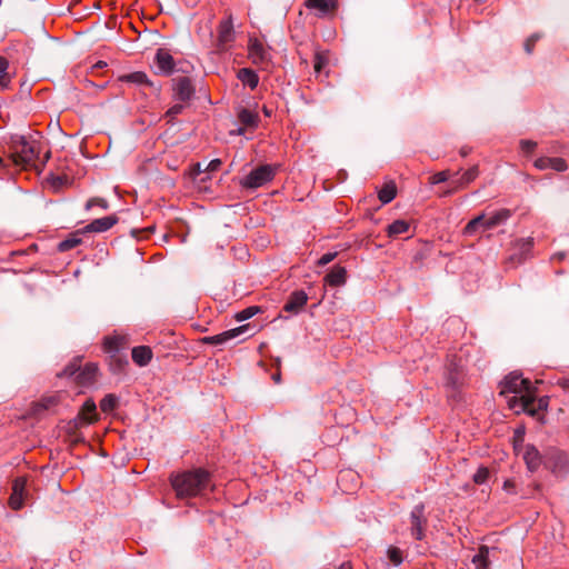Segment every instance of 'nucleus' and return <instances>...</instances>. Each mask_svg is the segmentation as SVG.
I'll list each match as a JSON object with an SVG mask.
<instances>
[{"label": "nucleus", "instance_id": "obj_1", "mask_svg": "<svg viewBox=\"0 0 569 569\" xmlns=\"http://www.w3.org/2000/svg\"><path fill=\"white\" fill-rule=\"evenodd\" d=\"M170 482L179 499L202 496L207 489L213 488L210 473L202 468L172 475Z\"/></svg>", "mask_w": 569, "mask_h": 569}, {"label": "nucleus", "instance_id": "obj_2", "mask_svg": "<svg viewBox=\"0 0 569 569\" xmlns=\"http://www.w3.org/2000/svg\"><path fill=\"white\" fill-rule=\"evenodd\" d=\"M9 160L16 167L39 169L41 143L38 140H28L23 136H14L10 142Z\"/></svg>", "mask_w": 569, "mask_h": 569}, {"label": "nucleus", "instance_id": "obj_3", "mask_svg": "<svg viewBox=\"0 0 569 569\" xmlns=\"http://www.w3.org/2000/svg\"><path fill=\"white\" fill-rule=\"evenodd\" d=\"M500 388L501 396L527 392L528 395L521 396L519 399L517 397H511L508 399V405L511 409H516L517 406H519L522 411L535 415V410L530 409L533 399L529 396L531 392V383L528 379L521 378L520 375L512 372L507 376L502 382H500Z\"/></svg>", "mask_w": 569, "mask_h": 569}, {"label": "nucleus", "instance_id": "obj_4", "mask_svg": "<svg viewBox=\"0 0 569 569\" xmlns=\"http://www.w3.org/2000/svg\"><path fill=\"white\" fill-rule=\"evenodd\" d=\"M511 217V211L509 209H501L495 212L490 218H486V216L479 214L478 217L470 220L463 229V233L466 236H472L479 230H489L495 227L502 224Z\"/></svg>", "mask_w": 569, "mask_h": 569}, {"label": "nucleus", "instance_id": "obj_5", "mask_svg": "<svg viewBox=\"0 0 569 569\" xmlns=\"http://www.w3.org/2000/svg\"><path fill=\"white\" fill-rule=\"evenodd\" d=\"M276 174V168L271 164H263L253 169L242 180V186L250 189L259 188L271 181Z\"/></svg>", "mask_w": 569, "mask_h": 569}, {"label": "nucleus", "instance_id": "obj_6", "mask_svg": "<svg viewBox=\"0 0 569 569\" xmlns=\"http://www.w3.org/2000/svg\"><path fill=\"white\" fill-rule=\"evenodd\" d=\"M410 525L411 535L417 540H422L427 527V518L425 517V507L422 505H417L410 512Z\"/></svg>", "mask_w": 569, "mask_h": 569}, {"label": "nucleus", "instance_id": "obj_7", "mask_svg": "<svg viewBox=\"0 0 569 569\" xmlns=\"http://www.w3.org/2000/svg\"><path fill=\"white\" fill-rule=\"evenodd\" d=\"M174 98L181 102H188L194 94V86L189 77L179 76L172 79Z\"/></svg>", "mask_w": 569, "mask_h": 569}, {"label": "nucleus", "instance_id": "obj_8", "mask_svg": "<svg viewBox=\"0 0 569 569\" xmlns=\"http://www.w3.org/2000/svg\"><path fill=\"white\" fill-rule=\"evenodd\" d=\"M250 329H251V326L249 323L243 325V326L223 331L216 336L206 337V338H203V342L209 343V345H224L228 341L247 333Z\"/></svg>", "mask_w": 569, "mask_h": 569}, {"label": "nucleus", "instance_id": "obj_9", "mask_svg": "<svg viewBox=\"0 0 569 569\" xmlns=\"http://www.w3.org/2000/svg\"><path fill=\"white\" fill-rule=\"evenodd\" d=\"M120 81L129 82L137 84L142 88H148L151 93H159L160 92V86H157L154 82H152L148 76L142 71H136L132 73L123 74L119 78Z\"/></svg>", "mask_w": 569, "mask_h": 569}, {"label": "nucleus", "instance_id": "obj_10", "mask_svg": "<svg viewBox=\"0 0 569 569\" xmlns=\"http://www.w3.org/2000/svg\"><path fill=\"white\" fill-rule=\"evenodd\" d=\"M234 39L232 16L229 14L227 19L222 20L218 29V48L224 50L227 44Z\"/></svg>", "mask_w": 569, "mask_h": 569}, {"label": "nucleus", "instance_id": "obj_11", "mask_svg": "<svg viewBox=\"0 0 569 569\" xmlns=\"http://www.w3.org/2000/svg\"><path fill=\"white\" fill-rule=\"evenodd\" d=\"M26 479L17 478L12 483V493L9 498V505L12 509L19 510L26 499Z\"/></svg>", "mask_w": 569, "mask_h": 569}, {"label": "nucleus", "instance_id": "obj_12", "mask_svg": "<svg viewBox=\"0 0 569 569\" xmlns=\"http://www.w3.org/2000/svg\"><path fill=\"white\" fill-rule=\"evenodd\" d=\"M307 301L308 295L303 290L293 291L284 303L283 311L297 315L302 310Z\"/></svg>", "mask_w": 569, "mask_h": 569}, {"label": "nucleus", "instance_id": "obj_13", "mask_svg": "<svg viewBox=\"0 0 569 569\" xmlns=\"http://www.w3.org/2000/svg\"><path fill=\"white\" fill-rule=\"evenodd\" d=\"M249 57L251 58L252 62L256 64H263V63L270 61V59H271L269 50L266 49L263 47V44L257 39L250 40Z\"/></svg>", "mask_w": 569, "mask_h": 569}, {"label": "nucleus", "instance_id": "obj_14", "mask_svg": "<svg viewBox=\"0 0 569 569\" xmlns=\"http://www.w3.org/2000/svg\"><path fill=\"white\" fill-rule=\"evenodd\" d=\"M97 375H98L97 365L87 363L77 373L74 381L82 387H88V386H91L96 381Z\"/></svg>", "mask_w": 569, "mask_h": 569}, {"label": "nucleus", "instance_id": "obj_15", "mask_svg": "<svg viewBox=\"0 0 569 569\" xmlns=\"http://www.w3.org/2000/svg\"><path fill=\"white\" fill-rule=\"evenodd\" d=\"M118 221L117 216H108L103 218H99L90 222L88 226L83 228V231L87 232H103L112 228Z\"/></svg>", "mask_w": 569, "mask_h": 569}, {"label": "nucleus", "instance_id": "obj_16", "mask_svg": "<svg viewBox=\"0 0 569 569\" xmlns=\"http://www.w3.org/2000/svg\"><path fill=\"white\" fill-rule=\"evenodd\" d=\"M154 60L159 71L163 74H170L173 71V58L166 49H158Z\"/></svg>", "mask_w": 569, "mask_h": 569}, {"label": "nucleus", "instance_id": "obj_17", "mask_svg": "<svg viewBox=\"0 0 569 569\" xmlns=\"http://www.w3.org/2000/svg\"><path fill=\"white\" fill-rule=\"evenodd\" d=\"M463 373L462 368L456 362H451L448 367L447 386L452 389L462 385Z\"/></svg>", "mask_w": 569, "mask_h": 569}, {"label": "nucleus", "instance_id": "obj_18", "mask_svg": "<svg viewBox=\"0 0 569 569\" xmlns=\"http://www.w3.org/2000/svg\"><path fill=\"white\" fill-rule=\"evenodd\" d=\"M132 360L140 367L147 366L152 358V350L148 346L134 347L131 352Z\"/></svg>", "mask_w": 569, "mask_h": 569}, {"label": "nucleus", "instance_id": "obj_19", "mask_svg": "<svg viewBox=\"0 0 569 569\" xmlns=\"http://www.w3.org/2000/svg\"><path fill=\"white\" fill-rule=\"evenodd\" d=\"M347 271L343 267L336 266L331 269V271L326 276L325 280L332 287L341 286L346 282Z\"/></svg>", "mask_w": 569, "mask_h": 569}, {"label": "nucleus", "instance_id": "obj_20", "mask_svg": "<svg viewBox=\"0 0 569 569\" xmlns=\"http://www.w3.org/2000/svg\"><path fill=\"white\" fill-rule=\"evenodd\" d=\"M128 365L129 361L127 357L120 352H116L109 356L110 370L116 375L123 372Z\"/></svg>", "mask_w": 569, "mask_h": 569}, {"label": "nucleus", "instance_id": "obj_21", "mask_svg": "<svg viewBox=\"0 0 569 569\" xmlns=\"http://www.w3.org/2000/svg\"><path fill=\"white\" fill-rule=\"evenodd\" d=\"M237 116H238L240 123H242L244 127L256 128L258 126L259 116L257 112H253L246 108H240L238 110Z\"/></svg>", "mask_w": 569, "mask_h": 569}, {"label": "nucleus", "instance_id": "obj_22", "mask_svg": "<svg viewBox=\"0 0 569 569\" xmlns=\"http://www.w3.org/2000/svg\"><path fill=\"white\" fill-rule=\"evenodd\" d=\"M308 8L318 9L321 13H330L337 9V0H307Z\"/></svg>", "mask_w": 569, "mask_h": 569}, {"label": "nucleus", "instance_id": "obj_23", "mask_svg": "<svg viewBox=\"0 0 569 569\" xmlns=\"http://www.w3.org/2000/svg\"><path fill=\"white\" fill-rule=\"evenodd\" d=\"M96 409H97L96 403L92 400H87L83 403L78 417L83 422L91 423L92 421H94L97 419Z\"/></svg>", "mask_w": 569, "mask_h": 569}, {"label": "nucleus", "instance_id": "obj_24", "mask_svg": "<svg viewBox=\"0 0 569 569\" xmlns=\"http://www.w3.org/2000/svg\"><path fill=\"white\" fill-rule=\"evenodd\" d=\"M12 76L9 72V61L0 57V90H7L10 87Z\"/></svg>", "mask_w": 569, "mask_h": 569}, {"label": "nucleus", "instance_id": "obj_25", "mask_svg": "<svg viewBox=\"0 0 569 569\" xmlns=\"http://www.w3.org/2000/svg\"><path fill=\"white\" fill-rule=\"evenodd\" d=\"M238 79L246 86H249L251 89H254L258 86L259 78L258 74L249 69L242 68L238 71Z\"/></svg>", "mask_w": 569, "mask_h": 569}, {"label": "nucleus", "instance_id": "obj_26", "mask_svg": "<svg viewBox=\"0 0 569 569\" xmlns=\"http://www.w3.org/2000/svg\"><path fill=\"white\" fill-rule=\"evenodd\" d=\"M58 403V398L56 396L44 397L40 401L34 402L32 405V413L40 415L44 410H48L54 407Z\"/></svg>", "mask_w": 569, "mask_h": 569}, {"label": "nucleus", "instance_id": "obj_27", "mask_svg": "<svg viewBox=\"0 0 569 569\" xmlns=\"http://www.w3.org/2000/svg\"><path fill=\"white\" fill-rule=\"evenodd\" d=\"M83 229L82 230H79L72 234H70L67 239H64L63 241H61L59 244H58V249L59 251L61 252H64V251H68V250H71L73 248H76L77 246H79L82 240L81 238L79 237L80 233H83Z\"/></svg>", "mask_w": 569, "mask_h": 569}, {"label": "nucleus", "instance_id": "obj_28", "mask_svg": "<svg viewBox=\"0 0 569 569\" xmlns=\"http://www.w3.org/2000/svg\"><path fill=\"white\" fill-rule=\"evenodd\" d=\"M410 224L406 220H396L388 226L387 232L389 237H398L409 231Z\"/></svg>", "mask_w": 569, "mask_h": 569}, {"label": "nucleus", "instance_id": "obj_29", "mask_svg": "<svg viewBox=\"0 0 569 569\" xmlns=\"http://www.w3.org/2000/svg\"><path fill=\"white\" fill-rule=\"evenodd\" d=\"M397 194V187L393 182L386 183L379 191V200L382 203L391 202Z\"/></svg>", "mask_w": 569, "mask_h": 569}, {"label": "nucleus", "instance_id": "obj_30", "mask_svg": "<svg viewBox=\"0 0 569 569\" xmlns=\"http://www.w3.org/2000/svg\"><path fill=\"white\" fill-rule=\"evenodd\" d=\"M523 458L529 470L533 471L538 468L540 463V457L538 450L535 447H528Z\"/></svg>", "mask_w": 569, "mask_h": 569}, {"label": "nucleus", "instance_id": "obj_31", "mask_svg": "<svg viewBox=\"0 0 569 569\" xmlns=\"http://www.w3.org/2000/svg\"><path fill=\"white\" fill-rule=\"evenodd\" d=\"M488 556H489L488 547L482 546L479 549V552L476 556H473V559H472V562L475 563L477 569H488V566H489Z\"/></svg>", "mask_w": 569, "mask_h": 569}, {"label": "nucleus", "instance_id": "obj_32", "mask_svg": "<svg viewBox=\"0 0 569 569\" xmlns=\"http://www.w3.org/2000/svg\"><path fill=\"white\" fill-rule=\"evenodd\" d=\"M123 339L120 337H107L104 338V351L109 355L120 352V348L122 347Z\"/></svg>", "mask_w": 569, "mask_h": 569}, {"label": "nucleus", "instance_id": "obj_33", "mask_svg": "<svg viewBox=\"0 0 569 569\" xmlns=\"http://www.w3.org/2000/svg\"><path fill=\"white\" fill-rule=\"evenodd\" d=\"M479 176V168L478 166H473L470 169H468L460 180L457 182V188H465L469 183H471L477 177Z\"/></svg>", "mask_w": 569, "mask_h": 569}, {"label": "nucleus", "instance_id": "obj_34", "mask_svg": "<svg viewBox=\"0 0 569 569\" xmlns=\"http://www.w3.org/2000/svg\"><path fill=\"white\" fill-rule=\"evenodd\" d=\"M118 406V398L114 395H107L100 401V408L103 412H110Z\"/></svg>", "mask_w": 569, "mask_h": 569}, {"label": "nucleus", "instance_id": "obj_35", "mask_svg": "<svg viewBox=\"0 0 569 569\" xmlns=\"http://www.w3.org/2000/svg\"><path fill=\"white\" fill-rule=\"evenodd\" d=\"M259 310H260L259 307L252 306V307L246 308L242 311L236 313L234 318L237 321H244V320L253 317L256 313H258Z\"/></svg>", "mask_w": 569, "mask_h": 569}, {"label": "nucleus", "instance_id": "obj_36", "mask_svg": "<svg viewBox=\"0 0 569 569\" xmlns=\"http://www.w3.org/2000/svg\"><path fill=\"white\" fill-rule=\"evenodd\" d=\"M389 560L395 565L399 566L402 562V551L397 547H390L387 551Z\"/></svg>", "mask_w": 569, "mask_h": 569}, {"label": "nucleus", "instance_id": "obj_37", "mask_svg": "<svg viewBox=\"0 0 569 569\" xmlns=\"http://www.w3.org/2000/svg\"><path fill=\"white\" fill-rule=\"evenodd\" d=\"M81 367H80V363L78 360L69 363L62 373H60L59 376H64V377H73L76 378L77 373L80 371Z\"/></svg>", "mask_w": 569, "mask_h": 569}, {"label": "nucleus", "instance_id": "obj_38", "mask_svg": "<svg viewBox=\"0 0 569 569\" xmlns=\"http://www.w3.org/2000/svg\"><path fill=\"white\" fill-rule=\"evenodd\" d=\"M450 177V171L449 170H443V171H440V172H437L435 174H432L430 178H429V182L431 184H438V183H441V182H446Z\"/></svg>", "mask_w": 569, "mask_h": 569}, {"label": "nucleus", "instance_id": "obj_39", "mask_svg": "<svg viewBox=\"0 0 569 569\" xmlns=\"http://www.w3.org/2000/svg\"><path fill=\"white\" fill-rule=\"evenodd\" d=\"M489 477V469L486 467H480L477 472L473 475V481L478 485H482Z\"/></svg>", "mask_w": 569, "mask_h": 569}, {"label": "nucleus", "instance_id": "obj_40", "mask_svg": "<svg viewBox=\"0 0 569 569\" xmlns=\"http://www.w3.org/2000/svg\"><path fill=\"white\" fill-rule=\"evenodd\" d=\"M550 168L562 172L567 170V163L562 158H550Z\"/></svg>", "mask_w": 569, "mask_h": 569}, {"label": "nucleus", "instance_id": "obj_41", "mask_svg": "<svg viewBox=\"0 0 569 569\" xmlns=\"http://www.w3.org/2000/svg\"><path fill=\"white\" fill-rule=\"evenodd\" d=\"M93 206H99V207H101L104 210L109 208L108 201L106 199H103V198H92V199H90L86 203V209L89 210Z\"/></svg>", "mask_w": 569, "mask_h": 569}, {"label": "nucleus", "instance_id": "obj_42", "mask_svg": "<svg viewBox=\"0 0 569 569\" xmlns=\"http://www.w3.org/2000/svg\"><path fill=\"white\" fill-rule=\"evenodd\" d=\"M540 34L539 33H533L532 36H530L526 42H525V51L530 54L532 53L533 51V48H535V44L536 42L540 39Z\"/></svg>", "mask_w": 569, "mask_h": 569}, {"label": "nucleus", "instance_id": "obj_43", "mask_svg": "<svg viewBox=\"0 0 569 569\" xmlns=\"http://www.w3.org/2000/svg\"><path fill=\"white\" fill-rule=\"evenodd\" d=\"M67 182V177L57 176L51 178V186L56 191L60 190Z\"/></svg>", "mask_w": 569, "mask_h": 569}, {"label": "nucleus", "instance_id": "obj_44", "mask_svg": "<svg viewBox=\"0 0 569 569\" xmlns=\"http://www.w3.org/2000/svg\"><path fill=\"white\" fill-rule=\"evenodd\" d=\"M537 147V142L532 140H521L520 148L526 153H531Z\"/></svg>", "mask_w": 569, "mask_h": 569}, {"label": "nucleus", "instance_id": "obj_45", "mask_svg": "<svg viewBox=\"0 0 569 569\" xmlns=\"http://www.w3.org/2000/svg\"><path fill=\"white\" fill-rule=\"evenodd\" d=\"M556 458L555 468L559 470L565 469L568 462V457L565 453H557Z\"/></svg>", "mask_w": 569, "mask_h": 569}, {"label": "nucleus", "instance_id": "obj_46", "mask_svg": "<svg viewBox=\"0 0 569 569\" xmlns=\"http://www.w3.org/2000/svg\"><path fill=\"white\" fill-rule=\"evenodd\" d=\"M183 109H184L183 103H176L167 111V116L173 118V117L180 114L183 111Z\"/></svg>", "mask_w": 569, "mask_h": 569}, {"label": "nucleus", "instance_id": "obj_47", "mask_svg": "<svg viewBox=\"0 0 569 569\" xmlns=\"http://www.w3.org/2000/svg\"><path fill=\"white\" fill-rule=\"evenodd\" d=\"M535 167L539 170H545L550 168V158L541 157L535 161Z\"/></svg>", "mask_w": 569, "mask_h": 569}, {"label": "nucleus", "instance_id": "obj_48", "mask_svg": "<svg viewBox=\"0 0 569 569\" xmlns=\"http://www.w3.org/2000/svg\"><path fill=\"white\" fill-rule=\"evenodd\" d=\"M336 256H337V253H336V252H333V253H331V252L325 253V254L319 259L318 263H319L320 266H326V264L330 263V262L336 258Z\"/></svg>", "mask_w": 569, "mask_h": 569}, {"label": "nucleus", "instance_id": "obj_49", "mask_svg": "<svg viewBox=\"0 0 569 569\" xmlns=\"http://www.w3.org/2000/svg\"><path fill=\"white\" fill-rule=\"evenodd\" d=\"M325 64L326 60L319 53H317L315 57V71L320 72Z\"/></svg>", "mask_w": 569, "mask_h": 569}, {"label": "nucleus", "instance_id": "obj_50", "mask_svg": "<svg viewBox=\"0 0 569 569\" xmlns=\"http://www.w3.org/2000/svg\"><path fill=\"white\" fill-rule=\"evenodd\" d=\"M220 166H221V160H219V159H213V160H211V161L207 164V167H206V171H207V172L216 171V170H218V169L220 168Z\"/></svg>", "mask_w": 569, "mask_h": 569}, {"label": "nucleus", "instance_id": "obj_51", "mask_svg": "<svg viewBox=\"0 0 569 569\" xmlns=\"http://www.w3.org/2000/svg\"><path fill=\"white\" fill-rule=\"evenodd\" d=\"M557 385L561 387L563 390L569 391V376L559 378L557 380Z\"/></svg>", "mask_w": 569, "mask_h": 569}, {"label": "nucleus", "instance_id": "obj_52", "mask_svg": "<svg viewBox=\"0 0 569 569\" xmlns=\"http://www.w3.org/2000/svg\"><path fill=\"white\" fill-rule=\"evenodd\" d=\"M50 151L47 150L46 153H44V157L42 160L39 159L38 161V164H39V169H37L38 171H42L43 167L46 166L47 161L50 159Z\"/></svg>", "mask_w": 569, "mask_h": 569}, {"label": "nucleus", "instance_id": "obj_53", "mask_svg": "<svg viewBox=\"0 0 569 569\" xmlns=\"http://www.w3.org/2000/svg\"><path fill=\"white\" fill-rule=\"evenodd\" d=\"M202 172H207V171H206V168H204V169H202V167H201V164H200V163H196V164H194V167H193V169H192V172H191V173H192V176H193V177H197L198 174H200V173H202Z\"/></svg>", "mask_w": 569, "mask_h": 569}, {"label": "nucleus", "instance_id": "obj_54", "mask_svg": "<svg viewBox=\"0 0 569 569\" xmlns=\"http://www.w3.org/2000/svg\"><path fill=\"white\" fill-rule=\"evenodd\" d=\"M154 230V227H149L144 230H132V234L136 237L138 233H144V232H152Z\"/></svg>", "mask_w": 569, "mask_h": 569}, {"label": "nucleus", "instance_id": "obj_55", "mask_svg": "<svg viewBox=\"0 0 569 569\" xmlns=\"http://www.w3.org/2000/svg\"><path fill=\"white\" fill-rule=\"evenodd\" d=\"M533 244V239L532 238H528L525 242H523V249L525 250H528L532 247Z\"/></svg>", "mask_w": 569, "mask_h": 569}, {"label": "nucleus", "instance_id": "obj_56", "mask_svg": "<svg viewBox=\"0 0 569 569\" xmlns=\"http://www.w3.org/2000/svg\"><path fill=\"white\" fill-rule=\"evenodd\" d=\"M515 486L513 481L511 480H506L505 483H503V488L506 490H509L510 488H512Z\"/></svg>", "mask_w": 569, "mask_h": 569}, {"label": "nucleus", "instance_id": "obj_57", "mask_svg": "<svg viewBox=\"0 0 569 569\" xmlns=\"http://www.w3.org/2000/svg\"><path fill=\"white\" fill-rule=\"evenodd\" d=\"M459 188H457V186L453 188V189H449V190H446L443 193H442V197H448L450 194H452L456 190H458Z\"/></svg>", "mask_w": 569, "mask_h": 569}, {"label": "nucleus", "instance_id": "obj_58", "mask_svg": "<svg viewBox=\"0 0 569 569\" xmlns=\"http://www.w3.org/2000/svg\"><path fill=\"white\" fill-rule=\"evenodd\" d=\"M468 153H469V149H467V148H461V149H460V154H461L462 157L468 156Z\"/></svg>", "mask_w": 569, "mask_h": 569}, {"label": "nucleus", "instance_id": "obj_59", "mask_svg": "<svg viewBox=\"0 0 569 569\" xmlns=\"http://www.w3.org/2000/svg\"><path fill=\"white\" fill-rule=\"evenodd\" d=\"M272 379L274 380V382H277V383H278V382L280 381V373H279V372H278V373H274V375L272 376Z\"/></svg>", "mask_w": 569, "mask_h": 569}, {"label": "nucleus", "instance_id": "obj_60", "mask_svg": "<svg viewBox=\"0 0 569 569\" xmlns=\"http://www.w3.org/2000/svg\"><path fill=\"white\" fill-rule=\"evenodd\" d=\"M338 569H351L349 563H342Z\"/></svg>", "mask_w": 569, "mask_h": 569}, {"label": "nucleus", "instance_id": "obj_61", "mask_svg": "<svg viewBox=\"0 0 569 569\" xmlns=\"http://www.w3.org/2000/svg\"><path fill=\"white\" fill-rule=\"evenodd\" d=\"M247 127H241L237 130V134H243Z\"/></svg>", "mask_w": 569, "mask_h": 569}, {"label": "nucleus", "instance_id": "obj_62", "mask_svg": "<svg viewBox=\"0 0 569 569\" xmlns=\"http://www.w3.org/2000/svg\"><path fill=\"white\" fill-rule=\"evenodd\" d=\"M555 257H557L558 259H562L565 257V254L562 252H560V253H557Z\"/></svg>", "mask_w": 569, "mask_h": 569}, {"label": "nucleus", "instance_id": "obj_63", "mask_svg": "<svg viewBox=\"0 0 569 569\" xmlns=\"http://www.w3.org/2000/svg\"><path fill=\"white\" fill-rule=\"evenodd\" d=\"M263 112L267 114V116H270V111L264 107L263 108Z\"/></svg>", "mask_w": 569, "mask_h": 569}, {"label": "nucleus", "instance_id": "obj_64", "mask_svg": "<svg viewBox=\"0 0 569 569\" xmlns=\"http://www.w3.org/2000/svg\"><path fill=\"white\" fill-rule=\"evenodd\" d=\"M93 7H94L96 9H99V8H100V3H99V2H96Z\"/></svg>", "mask_w": 569, "mask_h": 569}]
</instances>
